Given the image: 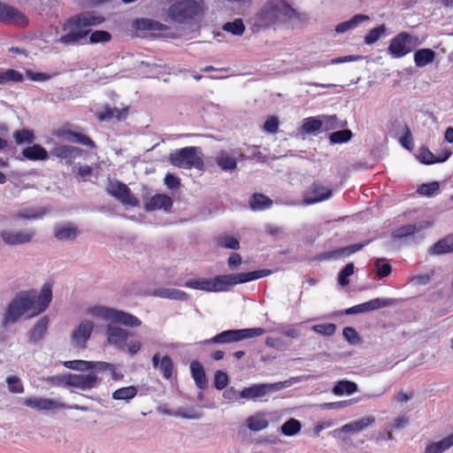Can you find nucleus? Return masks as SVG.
I'll use <instances>...</instances> for the list:
<instances>
[{
	"instance_id": "obj_1",
	"label": "nucleus",
	"mask_w": 453,
	"mask_h": 453,
	"mask_svg": "<svg viewBox=\"0 0 453 453\" xmlns=\"http://www.w3.org/2000/svg\"><path fill=\"white\" fill-rule=\"evenodd\" d=\"M88 313L93 317L111 322L106 327L107 342L120 350L126 349L127 341L132 334L113 324H120L128 327H137L142 325V321L135 316L104 306H95L89 309Z\"/></svg>"
},
{
	"instance_id": "obj_2",
	"label": "nucleus",
	"mask_w": 453,
	"mask_h": 453,
	"mask_svg": "<svg viewBox=\"0 0 453 453\" xmlns=\"http://www.w3.org/2000/svg\"><path fill=\"white\" fill-rule=\"evenodd\" d=\"M270 273V270H258L249 273L219 275L214 279L199 278L186 281L185 287L207 292H222L229 290L236 284L260 279Z\"/></svg>"
},
{
	"instance_id": "obj_3",
	"label": "nucleus",
	"mask_w": 453,
	"mask_h": 453,
	"mask_svg": "<svg viewBox=\"0 0 453 453\" xmlns=\"http://www.w3.org/2000/svg\"><path fill=\"white\" fill-rule=\"evenodd\" d=\"M296 12L283 0H269L257 12L255 25L268 28L296 18Z\"/></svg>"
},
{
	"instance_id": "obj_4",
	"label": "nucleus",
	"mask_w": 453,
	"mask_h": 453,
	"mask_svg": "<svg viewBox=\"0 0 453 453\" xmlns=\"http://www.w3.org/2000/svg\"><path fill=\"white\" fill-rule=\"evenodd\" d=\"M104 18L95 12H83L75 15L65 23L63 30L65 35L61 36L60 42L65 44L78 42L89 33V27L101 24Z\"/></svg>"
},
{
	"instance_id": "obj_5",
	"label": "nucleus",
	"mask_w": 453,
	"mask_h": 453,
	"mask_svg": "<svg viewBox=\"0 0 453 453\" xmlns=\"http://www.w3.org/2000/svg\"><path fill=\"white\" fill-rule=\"evenodd\" d=\"M203 8V0H181L172 4L167 14L173 20L183 23L201 15Z\"/></svg>"
},
{
	"instance_id": "obj_6",
	"label": "nucleus",
	"mask_w": 453,
	"mask_h": 453,
	"mask_svg": "<svg viewBox=\"0 0 453 453\" xmlns=\"http://www.w3.org/2000/svg\"><path fill=\"white\" fill-rule=\"evenodd\" d=\"M169 160L173 165L183 169L196 168L202 170L203 167L201 150L197 147H186L176 150L170 154Z\"/></svg>"
},
{
	"instance_id": "obj_7",
	"label": "nucleus",
	"mask_w": 453,
	"mask_h": 453,
	"mask_svg": "<svg viewBox=\"0 0 453 453\" xmlns=\"http://www.w3.org/2000/svg\"><path fill=\"white\" fill-rule=\"evenodd\" d=\"M301 381V377H293L288 380L275 383L254 384L251 387L244 388L239 395L241 398L256 401L268 395L271 392L279 391L291 386L293 383Z\"/></svg>"
},
{
	"instance_id": "obj_8",
	"label": "nucleus",
	"mask_w": 453,
	"mask_h": 453,
	"mask_svg": "<svg viewBox=\"0 0 453 453\" xmlns=\"http://www.w3.org/2000/svg\"><path fill=\"white\" fill-rule=\"evenodd\" d=\"M265 333L261 327L245 328V329H230L218 334L213 338L205 341L206 343H232L245 339H250L260 336Z\"/></svg>"
},
{
	"instance_id": "obj_9",
	"label": "nucleus",
	"mask_w": 453,
	"mask_h": 453,
	"mask_svg": "<svg viewBox=\"0 0 453 453\" xmlns=\"http://www.w3.org/2000/svg\"><path fill=\"white\" fill-rule=\"evenodd\" d=\"M23 403L25 406L38 411H50L55 412L60 409H74L83 411H87L88 410V407L85 406H80L77 404L73 406H68L65 403H61L58 400L42 396H29L24 399Z\"/></svg>"
},
{
	"instance_id": "obj_10",
	"label": "nucleus",
	"mask_w": 453,
	"mask_h": 453,
	"mask_svg": "<svg viewBox=\"0 0 453 453\" xmlns=\"http://www.w3.org/2000/svg\"><path fill=\"white\" fill-rule=\"evenodd\" d=\"M418 45V38L406 32L395 35L390 42L388 52L394 58H402L415 49Z\"/></svg>"
},
{
	"instance_id": "obj_11",
	"label": "nucleus",
	"mask_w": 453,
	"mask_h": 453,
	"mask_svg": "<svg viewBox=\"0 0 453 453\" xmlns=\"http://www.w3.org/2000/svg\"><path fill=\"white\" fill-rule=\"evenodd\" d=\"M106 192L124 205L139 206V200L133 195L130 188L119 180L109 179Z\"/></svg>"
},
{
	"instance_id": "obj_12",
	"label": "nucleus",
	"mask_w": 453,
	"mask_h": 453,
	"mask_svg": "<svg viewBox=\"0 0 453 453\" xmlns=\"http://www.w3.org/2000/svg\"><path fill=\"white\" fill-rule=\"evenodd\" d=\"M64 365L69 369L77 371H84L86 369H95L96 372L100 371H110L111 378L114 380L123 378V374L116 371L115 365L107 362L72 360L65 362Z\"/></svg>"
},
{
	"instance_id": "obj_13",
	"label": "nucleus",
	"mask_w": 453,
	"mask_h": 453,
	"mask_svg": "<svg viewBox=\"0 0 453 453\" xmlns=\"http://www.w3.org/2000/svg\"><path fill=\"white\" fill-rule=\"evenodd\" d=\"M35 236V230L26 229H3L0 231V238L10 246L24 245L31 242Z\"/></svg>"
},
{
	"instance_id": "obj_14",
	"label": "nucleus",
	"mask_w": 453,
	"mask_h": 453,
	"mask_svg": "<svg viewBox=\"0 0 453 453\" xmlns=\"http://www.w3.org/2000/svg\"><path fill=\"white\" fill-rule=\"evenodd\" d=\"M86 374L83 373H69L68 387L75 388L82 391H87L97 388L101 380L96 374L95 369H86Z\"/></svg>"
},
{
	"instance_id": "obj_15",
	"label": "nucleus",
	"mask_w": 453,
	"mask_h": 453,
	"mask_svg": "<svg viewBox=\"0 0 453 453\" xmlns=\"http://www.w3.org/2000/svg\"><path fill=\"white\" fill-rule=\"evenodd\" d=\"M94 330V323L90 320L84 319L73 328L71 333V344L78 349H85L87 342L90 339Z\"/></svg>"
},
{
	"instance_id": "obj_16",
	"label": "nucleus",
	"mask_w": 453,
	"mask_h": 453,
	"mask_svg": "<svg viewBox=\"0 0 453 453\" xmlns=\"http://www.w3.org/2000/svg\"><path fill=\"white\" fill-rule=\"evenodd\" d=\"M332 196V191L326 186L314 182L306 190L303 196V204L309 205L327 200Z\"/></svg>"
},
{
	"instance_id": "obj_17",
	"label": "nucleus",
	"mask_w": 453,
	"mask_h": 453,
	"mask_svg": "<svg viewBox=\"0 0 453 453\" xmlns=\"http://www.w3.org/2000/svg\"><path fill=\"white\" fill-rule=\"evenodd\" d=\"M0 21L6 24L25 26L27 19L16 8L0 2Z\"/></svg>"
},
{
	"instance_id": "obj_18",
	"label": "nucleus",
	"mask_w": 453,
	"mask_h": 453,
	"mask_svg": "<svg viewBox=\"0 0 453 453\" xmlns=\"http://www.w3.org/2000/svg\"><path fill=\"white\" fill-rule=\"evenodd\" d=\"M80 233V229L73 222L58 223L55 225L53 230L54 237L61 242L74 241Z\"/></svg>"
},
{
	"instance_id": "obj_19",
	"label": "nucleus",
	"mask_w": 453,
	"mask_h": 453,
	"mask_svg": "<svg viewBox=\"0 0 453 453\" xmlns=\"http://www.w3.org/2000/svg\"><path fill=\"white\" fill-rule=\"evenodd\" d=\"M392 303L393 302L390 299L375 298V299L370 300L368 302H365L364 303L350 307L348 310H346L345 313L347 315L365 313V312L379 310L383 307H388V306L391 305Z\"/></svg>"
},
{
	"instance_id": "obj_20",
	"label": "nucleus",
	"mask_w": 453,
	"mask_h": 453,
	"mask_svg": "<svg viewBox=\"0 0 453 453\" xmlns=\"http://www.w3.org/2000/svg\"><path fill=\"white\" fill-rule=\"evenodd\" d=\"M49 213L47 207H25L12 213L14 220H36L41 219Z\"/></svg>"
},
{
	"instance_id": "obj_21",
	"label": "nucleus",
	"mask_w": 453,
	"mask_h": 453,
	"mask_svg": "<svg viewBox=\"0 0 453 453\" xmlns=\"http://www.w3.org/2000/svg\"><path fill=\"white\" fill-rule=\"evenodd\" d=\"M35 296L36 293L35 291H27L19 294L15 298L27 318L35 316L32 315L34 311L36 310Z\"/></svg>"
},
{
	"instance_id": "obj_22",
	"label": "nucleus",
	"mask_w": 453,
	"mask_h": 453,
	"mask_svg": "<svg viewBox=\"0 0 453 453\" xmlns=\"http://www.w3.org/2000/svg\"><path fill=\"white\" fill-rule=\"evenodd\" d=\"M374 422L375 418L373 416L363 417L358 420H354L343 425L339 430H336L335 433L357 434L372 426Z\"/></svg>"
},
{
	"instance_id": "obj_23",
	"label": "nucleus",
	"mask_w": 453,
	"mask_h": 453,
	"mask_svg": "<svg viewBox=\"0 0 453 453\" xmlns=\"http://www.w3.org/2000/svg\"><path fill=\"white\" fill-rule=\"evenodd\" d=\"M431 223L429 221H420L415 224L405 225L395 229L392 233V236L395 238H404L411 235H414L416 234H419L424 229L429 227Z\"/></svg>"
},
{
	"instance_id": "obj_24",
	"label": "nucleus",
	"mask_w": 453,
	"mask_h": 453,
	"mask_svg": "<svg viewBox=\"0 0 453 453\" xmlns=\"http://www.w3.org/2000/svg\"><path fill=\"white\" fill-rule=\"evenodd\" d=\"M52 298V291L51 285L50 283H45L39 295L36 294L35 296V305L36 310L34 311L32 315H38L41 312L44 311L49 304L51 302Z\"/></svg>"
},
{
	"instance_id": "obj_25",
	"label": "nucleus",
	"mask_w": 453,
	"mask_h": 453,
	"mask_svg": "<svg viewBox=\"0 0 453 453\" xmlns=\"http://www.w3.org/2000/svg\"><path fill=\"white\" fill-rule=\"evenodd\" d=\"M173 205V202L170 196L166 195H155L150 200L144 204V209L147 211H156V210H165L169 211Z\"/></svg>"
},
{
	"instance_id": "obj_26",
	"label": "nucleus",
	"mask_w": 453,
	"mask_h": 453,
	"mask_svg": "<svg viewBox=\"0 0 453 453\" xmlns=\"http://www.w3.org/2000/svg\"><path fill=\"white\" fill-rule=\"evenodd\" d=\"M365 245V243H357L350 246L340 248L334 250L326 251L322 253L320 257L323 259H337L340 257H348L363 249Z\"/></svg>"
},
{
	"instance_id": "obj_27",
	"label": "nucleus",
	"mask_w": 453,
	"mask_h": 453,
	"mask_svg": "<svg viewBox=\"0 0 453 453\" xmlns=\"http://www.w3.org/2000/svg\"><path fill=\"white\" fill-rule=\"evenodd\" d=\"M50 153L56 157L72 159L79 157L81 153V150L71 145H56Z\"/></svg>"
},
{
	"instance_id": "obj_28",
	"label": "nucleus",
	"mask_w": 453,
	"mask_h": 453,
	"mask_svg": "<svg viewBox=\"0 0 453 453\" xmlns=\"http://www.w3.org/2000/svg\"><path fill=\"white\" fill-rule=\"evenodd\" d=\"M215 162L223 171H234L237 167L235 157L226 150H220L215 157Z\"/></svg>"
},
{
	"instance_id": "obj_29",
	"label": "nucleus",
	"mask_w": 453,
	"mask_h": 453,
	"mask_svg": "<svg viewBox=\"0 0 453 453\" xmlns=\"http://www.w3.org/2000/svg\"><path fill=\"white\" fill-rule=\"evenodd\" d=\"M323 127V121L319 119L310 117L303 120V125L297 129L300 135L313 134Z\"/></svg>"
},
{
	"instance_id": "obj_30",
	"label": "nucleus",
	"mask_w": 453,
	"mask_h": 453,
	"mask_svg": "<svg viewBox=\"0 0 453 453\" xmlns=\"http://www.w3.org/2000/svg\"><path fill=\"white\" fill-rule=\"evenodd\" d=\"M153 296L161 297V298H166V299H172V300H180V301H186L188 299L189 296L176 288H160L154 291Z\"/></svg>"
},
{
	"instance_id": "obj_31",
	"label": "nucleus",
	"mask_w": 453,
	"mask_h": 453,
	"mask_svg": "<svg viewBox=\"0 0 453 453\" xmlns=\"http://www.w3.org/2000/svg\"><path fill=\"white\" fill-rule=\"evenodd\" d=\"M128 113V107L122 109L105 107L102 111L97 114L99 120H109L116 119L118 120H123L127 118Z\"/></svg>"
},
{
	"instance_id": "obj_32",
	"label": "nucleus",
	"mask_w": 453,
	"mask_h": 453,
	"mask_svg": "<svg viewBox=\"0 0 453 453\" xmlns=\"http://www.w3.org/2000/svg\"><path fill=\"white\" fill-rule=\"evenodd\" d=\"M190 372L195 380L196 387L203 389L207 387V380L203 366L197 361H193L190 364Z\"/></svg>"
},
{
	"instance_id": "obj_33",
	"label": "nucleus",
	"mask_w": 453,
	"mask_h": 453,
	"mask_svg": "<svg viewBox=\"0 0 453 453\" xmlns=\"http://www.w3.org/2000/svg\"><path fill=\"white\" fill-rule=\"evenodd\" d=\"M49 325L47 317L42 318L28 333L29 341L31 342H38L45 334Z\"/></svg>"
},
{
	"instance_id": "obj_34",
	"label": "nucleus",
	"mask_w": 453,
	"mask_h": 453,
	"mask_svg": "<svg viewBox=\"0 0 453 453\" xmlns=\"http://www.w3.org/2000/svg\"><path fill=\"white\" fill-rule=\"evenodd\" d=\"M22 155L29 160H46L49 157L47 150L38 144L24 149Z\"/></svg>"
},
{
	"instance_id": "obj_35",
	"label": "nucleus",
	"mask_w": 453,
	"mask_h": 453,
	"mask_svg": "<svg viewBox=\"0 0 453 453\" xmlns=\"http://www.w3.org/2000/svg\"><path fill=\"white\" fill-rule=\"evenodd\" d=\"M26 316L22 311L21 307L19 305L16 299H13L9 304L4 314V323L12 324L15 323L20 317Z\"/></svg>"
},
{
	"instance_id": "obj_36",
	"label": "nucleus",
	"mask_w": 453,
	"mask_h": 453,
	"mask_svg": "<svg viewBox=\"0 0 453 453\" xmlns=\"http://www.w3.org/2000/svg\"><path fill=\"white\" fill-rule=\"evenodd\" d=\"M435 58V53L430 49H421L415 52L414 62L418 67L431 64Z\"/></svg>"
},
{
	"instance_id": "obj_37",
	"label": "nucleus",
	"mask_w": 453,
	"mask_h": 453,
	"mask_svg": "<svg viewBox=\"0 0 453 453\" xmlns=\"http://www.w3.org/2000/svg\"><path fill=\"white\" fill-rule=\"evenodd\" d=\"M138 393L134 386L124 387L115 390L112 393V398L117 401H125L129 403Z\"/></svg>"
},
{
	"instance_id": "obj_38",
	"label": "nucleus",
	"mask_w": 453,
	"mask_h": 453,
	"mask_svg": "<svg viewBox=\"0 0 453 453\" xmlns=\"http://www.w3.org/2000/svg\"><path fill=\"white\" fill-rule=\"evenodd\" d=\"M357 391V385L349 380H340L336 382L332 389V392L336 395H342L344 394L351 395Z\"/></svg>"
},
{
	"instance_id": "obj_39",
	"label": "nucleus",
	"mask_w": 453,
	"mask_h": 453,
	"mask_svg": "<svg viewBox=\"0 0 453 453\" xmlns=\"http://www.w3.org/2000/svg\"><path fill=\"white\" fill-rule=\"evenodd\" d=\"M247 426L251 431H261L266 428L269 425L268 420L265 418L264 414L257 413L250 417L246 421Z\"/></svg>"
},
{
	"instance_id": "obj_40",
	"label": "nucleus",
	"mask_w": 453,
	"mask_h": 453,
	"mask_svg": "<svg viewBox=\"0 0 453 453\" xmlns=\"http://www.w3.org/2000/svg\"><path fill=\"white\" fill-rule=\"evenodd\" d=\"M272 204V199L263 194H254L250 200V206L253 211L264 210Z\"/></svg>"
},
{
	"instance_id": "obj_41",
	"label": "nucleus",
	"mask_w": 453,
	"mask_h": 453,
	"mask_svg": "<svg viewBox=\"0 0 453 453\" xmlns=\"http://www.w3.org/2000/svg\"><path fill=\"white\" fill-rule=\"evenodd\" d=\"M431 252L435 255L453 252V237L449 236L437 242L431 248Z\"/></svg>"
},
{
	"instance_id": "obj_42",
	"label": "nucleus",
	"mask_w": 453,
	"mask_h": 453,
	"mask_svg": "<svg viewBox=\"0 0 453 453\" xmlns=\"http://www.w3.org/2000/svg\"><path fill=\"white\" fill-rule=\"evenodd\" d=\"M136 24L138 29L159 32L165 31L166 29L165 25L149 19H142L140 20H137Z\"/></svg>"
},
{
	"instance_id": "obj_43",
	"label": "nucleus",
	"mask_w": 453,
	"mask_h": 453,
	"mask_svg": "<svg viewBox=\"0 0 453 453\" xmlns=\"http://www.w3.org/2000/svg\"><path fill=\"white\" fill-rule=\"evenodd\" d=\"M13 138L17 144H31L34 142L35 137L32 131L28 129L17 130L13 133Z\"/></svg>"
},
{
	"instance_id": "obj_44",
	"label": "nucleus",
	"mask_w": 453,
	"mask_h": 453,
	"mask_svg": "<svg viewBox=\"0 0 453 453\" xmlns=\"http://www.w3.org/2000/svg\"><path fill=\"white\" fill-rule=\"evenodd\" d=\"M301 430V423L296 418H289L281 426L280 431L287 436L296 434Z\"/></svg>"
},
{
	"instance_id": "obj_45",
	"label": "nucleus",
	"mask_w": 453,
	"mask_h": 453,
	"mask_svg": "<svg viewBox=\"0 0 453 453\" xmlns=\"http://www.w3.org/2000/svg\"><path fill=\"white\" fill-rule=\"evenodd\" d=\"M223 30L229 32L234 35H242L244 33L245 27L242 19H236L232 22H226L223 26Z\"/></svg>"
},
{
	"instance_id": "obj_46",
	"label": "nucleus",
	"mask_w": 453,
	"mask_h": 453,
	"mask_svg": "<svg viewBox=\"0 0 453 453\" xmlns=\"http://www.w3.org/2000/svg\"><path fill=\"white\" fill-rule=\"evenodd\" d=\"M352 135V132L349 129H343L332 133L329 140L332 144L343 143L349 142Z\"/></svg>"
},
{
	"instance_id": "obj_47",
	"label": "nucleus",
	"mask_w": 453,
	"mask_h": 453,
	"mask_svg": "<svg viewBox=\"0 0 453 453\" xmlns=\"http://www.w3.org/2000/svg\"><path fill=\"white\" fill-rule=\"evenodd\" d=\"M218 244L220 247L226 248V249H231V250H239L240 249V242L239 241L230 235H221L218 238Z\"/></svg>"
},
{
	"instance_id": "obj_48",
	"label": "nucleus",
	"mask_w": 453,
	"mask_h": 453,
	"mask_svg": "<svg viewBox=\"0 0 453 453\" xmlns=\"http://www.w3.org/2000/svg\"><path fill=\"white\" fill-rule=\"evenodd\" d=\"M342 335L344 339L352 345L360 344L362 342V339L359 336L357 330L351 326H347L343 328Z\"/></svg>"
},
{
	"instance_id": "obj_49",
	"label": "nucleus",
	"mask_w": 453,
	"mask_h": 453,
	"mask_svg": "<svg viewBox=\"0 0 453 453\" xmlns=\"http://www.w3.org/2000/svg\"><path fill=\"white\" fill-rule=\"evenodd\" d=\"M6 382L8 385V389L11 393L22 394L24 392V387L18 376L12 375L7 377Z\"/></svg>"
},
{
	"instance_id": "obj_50",
	"label": "nucleus",
	"mask_w": 453,
	"mask_h": 453,
	"mask_svg": "<svg viewBox=\"0 0 453 453\" xmlns=\"http://www.w3.org/2000/svg\"><path fill=\"white\" fill-rule=\"evenodd\" d=\"M386 27L384 25L374 27L369 31V33L365 36V42L366 44H372L379 40V38L385 34Z\"/></svg>"
},
{
	"instance_id": "obj_51",
	"label": "nucleus",
	"mask_w": 453,
	"mask_h": 453,
	"mask_svg": "<svg viewBox=\"0 0 453 453\" xmlns=\"http://www.w3.org/2000/svg\"><path fill=\"white\" fill-rule=\"evenodd\" d=\"M163 373L164 378L170 379L173 373V361L169 356H165L161 358L160 365L158 366Z\"/></svg>"
},
{
	"instance_id": "obj_52",
	"label": "nucleus",
	"mask_w": 453,
	"mask_h": 453,
	"mask_svg": "<svg viewBox=\"0 0 453 453\" xmlns=\"http://www.w3.org/2000/svg\"><path fill=\"white\" fill-rule=\"evenodd\" d=\"M354 273V265L348 264L338 274V282L341 286L344 287L349 284V277Z\"/></svg>"
},
{
	"instance_id": "obj_53",
	"label": "nucleus",
	"mask_w": 453,
	"mask_h": 453,
	"mask_svg": "<svg viewBox=\"0 0 453 453\" xmlns=\"http://www.w3.org/2000/svg\"><path fill=\"white\" fill-rule=\"evenodd\" d=\"M376 273L379 277H386L391 273V265L384 258H378L375 262Z\"/></svg>"
},
{
	"instance_id": "obj_54",
	"label": "nucleus",
	"mask_w": 453,
	"mask_h": 453,
	"mask_svg": "<svg viewBox=\"0 0 453 453\" xmlns=\"http://www.w3.org/2000/svg\"><path fill=\"white\" fill-rule=\"evenodd\" d=\"M336 326L334 324H319L312 326V330L318 334L331 336L334 334Z\"/></svg>"
},
{
	"instance_id": "obj_55",
	"label": "nucleus",
	"mask_w": 453,
	"mask_h": 453,
	"mask_svg": "<svg viewBox=\"0 0 453 453\" xmlns=\"http://www.w3.org/2000/svg\"><path fill=\"white\" fill-rule=\"evenodd\" d=\"M111 35L107 31L97 30L90 35L89 42L91 43L106 42H109Z\"/></svg>"
},
{
	"instance_id": "obj_56",
	"label": "nucleus",
	"mask_w": 453,
	"mask_h": 453,
	"mask_svg": "<svg viewBox=\"0 0 453 453\" xmlns=\"http://www.w3.org/2000/svg\"><path fill=\"white\" fill-rule=\"evenodd\" d=\"M439 189V183L436 181L427 183V184H422L418 188V193L422 196H430L434 195L437 190Z\"/></svg>"
},
{
	"instance_id": "obj_57",
	"label": "nucleus",
	"mask_w": 453,
	"mask_h": 453,
	"mask_svg": "<svg viewBox=\"0 0 453 453\" xmlns=\"http://www.w3.org/2000/svg\"><path fill=\"white\" fill-rule=\"evenodd\" d=\"M418 158L424 164H434L436 163V156H434L428 149L421 148L418 150Z\"/></svg>"
},
{
	"instance_id": "obj_58",
	"label": "nucleus",
	"mask_w": 453,
	"mask_h": 453,
	"mask_svg": "<svg viewBox=\"0 0 453 453\" xmlns=\"http://www.w3.org/2000/svg\"><path fill=\"white\" fill-rule=\"evenodd\" d=\"M69 135L72 137L73 142L88 146L90 148L95 147L94 142L89 137H88L84 134L71 132V133H69ZM69 141H71V139H69Z\"/></svg>"
},
{
	"instance_id": "obj_59",
	"label": "nucleus",
	"mask_w": 453,
	"mask_h": 453,
	"mask_svg": "<svg viewBox=\"0 0 453 453\" xmlns=\"http://www.w3.org/2000/svg\"><path fill=\"white\" fill-rule=\"evenodd\" d=\"M228 383V376L226 372L217 371L214 376V386L216 388L221 390L226 387Z\"/></svg>"
},
{
	"instance_id": "obj_60",
	"label": "nucleus",
	"mask_w": 453,
	"mask_h": 453,
	"mask_svg": "<svg viewBox=\"0 0 453 453\" xmlns=\"http://www.w3.org/2000/svg\"><path fill=\"white\" fill-rule=\"evenodd\" d=\"M279 129V119L273 116L270 117L263 126V130L269 134H276Z\"/></svg>"
},
{
	"instance_id": "obj_61",
	"label": "nucleus",
	"mask_w": 453,
	"mask_h": 453,
	"mask_svg": "<svg viewBox=\"0 0 453 453\" xmlns=\"http://www.w3.org/2000/svg\"><path fill=\"white\" fill-rule=\"evenodd\" d=\"M175 416L188 419H199L202 414L196 410L179 409L176 411Z\"/></svg>"
},
{
	"instance_id": "obj_62",
	"label": "nucleus",
	"mask_w": 453,
	"mask_h": 453,
	"mask_svg": "<svg viewBox=\"0 0 453 453\" xmlns=\"http://www.w3.org/2000/svg\"><path fill=\"white\" fill-rule=\"evenodd\" d=\"M434 444L437 447L439 452L442 453L453 446V434L441 439L439 441L434 442Z\"/></svg>"
},
{
	"instance_id": "obj_63",
	"label": "nucleus",
	"mask_w": 453,
	"mask_h": 453,
	"mask_svg": "<svg viewBox=\"0 0 453 453\" xmlns=\"http://www.w3.org/2000/svg\"><path fill=\"white\" fill-rule=\"evenodd\" d=\"M351 402L349 400L341 401V402H334V403H325L319 405L321 410H336L342 409L350 405Z\"/></svg>"
},
{
	"instance_id": "obj_64",
	"label": "nucleus",
	"mask_w": 453,
	"mask_h": 453,
	"mask_svg": "<svg viewBox=\"0 0 453 453\" xmlns=\"http://www.w3.org/2000/svg\"><path fill=\"white\" fill-rule=\"evenodd\" d=\"M3 78V83L6 81H20L22 80V74L15 70H8L4 73H0Z\"/></svg>"
}]
</instances>
